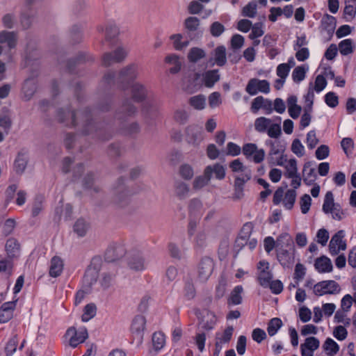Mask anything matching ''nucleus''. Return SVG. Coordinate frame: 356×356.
Returning <instances> with one entry per match:
<instances>
[{
  "label": "nucleus",
  "mask_w": 356,
  "mask_h": 356,
  "mask_svg": "<svg viewBox=\"0 0 356 356\" xmlns=\"http://www.w3.org/2000/svg\"><path fill=\"white\" fill-rule=\"evenodd\" d=\"M341 291L339 284L334 280H324L314 285V293L318 296L337 294Z\"/></svg>",
  "instance_id": "6e6552de"
},
{
  "label": "nucleus",
  "mask_w": 356,
  "mask_h": 356,
  "mask_svg": "<svg viewBox=\"0 0 356 356\" xmlns=\"http://www.w3.org/2000/svg\"><path fill=\"white\" fill-rule=\"evenodd\" d=\"M36 90V83L34 79H27L23 85L22 92L24 98L29 100L34 95Z\"/></svg>",
  "instance_id": "72a5a7b5"
},
{
  "label": "nucleus",
  "mask_w": 356,
  "mask_h": 356,
  "mask_svg": "<svg viewBox=\"0 0 356 356\" xmlns=\"http://www.w3.org/2000/svg\"><path fill=\"white\" fill-rule=\"evenodd\" d=\"M254 228V225L252 222H248L243 225L241 232L240 236L237 240V242H239V240L248 241L252 232Z\"/></svg>",
  "instance_id": "5fc2aeb1"
},
{
  "label": "nucleus",
  "mask_w": 356,
  "mask_h": 356,
  "mask_svg": "<svg viewBox=\"0 0 356 356\" xmlns=\"http://www.w3.org/2000/svg\"><path fill=\"white\" fill-rule=\"evenodd\" d=\"M128 266L134 270H143L145 268V260L140 253H134L128 259Z\"/></svg>",
  "instance_id": "393cba45"
},
{
  "label": "nucleus",
  "mask_w": 356,
  "mask_h": 356,
  "mask_svg": "<svg viewBox=\"0 0 356 356\" xmlns=\"http://www.w3.org/2000/svg\"><path fill=\"white\" fill-rule=\"evenodd\" d=\"M322 210L325 214H331L332 219L341 220L345 213L339 203L334 202L332 191H327L325 195Z\"/></svg>",
  "instance_id": "20e7f679"
},
{
  "label": "nucleus",
  "mask_w": 356,
  "mask_h": 356,
  "mask_svg": "<svg viewBox=\"0 0 356 356\" xmlns=\"http://www.w3.org/2000/svg\"><path fill=\"white\" fill-rule=\"evenodd\" d=\"M131 99L136 102H141L145 100L149 95L147 88L139 82L130 84Z\"/></svg>",
  "instance_id": "a211bd4d"
},
{
  "label": "nucleus",
  "mask_w": 356,
  "mask_h": 356,
  "mask_svg": "<svg viewBox=\"0 0 356 356\" xmlns=\"http://www.w3.org/2000/svg\"><path fill=\"white\" fill-rule=\"evenodd\" d=\"M321 25L323 29L328 32L333 31L336 26V19L334 17L326 14L321 19Z\"/></svg>",
  "instance_id": "09e8293b"
},
{
  "label": "nucleus",
  "mask_w": 356,
  "mask_h": 356,
  "mask_svg": "<svg viewBox=\"0 0 356 356\" xmlns=\"http://www.w3.org/2000/svg\"><path fill=\"white\" fill-rule=\"evenodd\" d=\"M113 201L120 207H123L128 204L129 193L122 179H120L113 186Z\"/></svg>",
  "instance_id": "9d476101"
},
{
  "label": "nucleus",
  "mask_w": 356,
  "mask_h": 356,
  "mask_svg": "<svg viewBox=\"0 0 356 356\" xmlns=\"http://www.w3.org/2000/svg\"><path fill=\"white\" fill-rule=\"evenodd\" d=\"M205 55L203 49L198 47H193L188 51V59L191 63H196L203 58Z\"/></svg>",
  "instance_id": "de8ad7c7"
},
{
  "label": "nucleus",
  "mask_w": 356,
  "mask_h": 356,
  "mask_svg": "<svg viewBox=\"0 0 356 356\" xmlns=\"http://www.w3.org/2000/svg\"><path fill=\"white\" fill-rule=\"evenodd\" d=\"M18 342V337L16 334L9 339L5 347V353L6 356L13 355L17 350Z\"/></svg>",
  "instance_id": "603ef678"
},
{
  "label": "nucleus",
  "mask_w": 356,
  "mask_h": 356,
  "mask_svg": "<svg viewBox=\"0 0 356 356\" xmlns=\"http://www.w3.org/2000/svg\"><path fill=\"white\" fill-rule=\"evenodd\" d=\"M129 51L126 47L120 46L111 52H106L102 58V65L108 67L115 63H120L126 60Z\"/></svg>",
  "instance_id": "39448f33"
},
{
  "label": "nucleus",
  "mask_w": 356,
  "mask_h": 356,
  "mask_svg": "<svg viewBox=\"0 0 356 356\" xmlns=\"http://www.w3.org/2000/svg\"><path fill=\"white\" fill-rule=\"evenodd\" d=\"M186 140L188 143L198 146L204 140V131L201 127L196 125H191L186 130Z\"/></svg>",
  "instance_id": "2eb2a0df"
},
{
  "label": "nucleus",
  "mask_w": 356,
  "mask_h": 356,
  "mask_svg": "<svg viewBox=\"0 0 356 356\" xmlns=\"http://www.w3.org/2000/svg\"><path fill=\"white\" fill-rule=\"evenodd\" d=\"M211 179L203 172V175L197 176L195 178L193 182V188L195 190H200L209 184Z\"/></svg>",
  "instance_id": "864d4df0"
},
{
  "label": "nucleus",
  "mask_w": 356,
  "mask_h": 356,
  "mask_svg": "<svg viewBox=\"0 0 356 356\" xmlns=\"http://www.w3.org/2000/svg\"><path fill=\"white\" fill-rule=\"evenodd\" d=\"M286 102L289 115L293 119L298 118L301 113L302 108L297 104V97L291 95L288 97Z\"/></svg>",
  "instance_id": "bb28decb"
},
{
  "label": "nucleus",
  "mask_w": 356,
  "mask_h": 356,
  "mask_svg": "<svg viewBox=\"0 0 356 356\" xmlns=\"http://www.w3.org/2000/svg\"><path fill=\"white\" fill-rule=\"evenodd\" d=\"M339 50L341 55L347 56L353 52V45L351 39H345L339 44Z\"/></svg>",
  "instance_id": "8fccbe9b"
},
{
  "label": "nucleus",
  "mask_w": 356,
  "mask_h": 356,
  "mask_svg": "<svg viewBox=\"0 0 356 356\" xmlns=\"http://www.w3.org/2000/svg\"><path fill=\"white\" fill-rule=\"evenodd\" d=\"M96 306L94 304H88L84 308V313L82 315L81 319L83 321L86 322L93 318L96 314Z\"/></svg>",
  "instance_id": "e2e57ef3"
},
{
  "label": "nucleus",
  "mask_w": 356,
  "mask_h": 356,
  "mask_svg": "<svg viewBox=\"0 0 356 356\" xmlns=\"http://www.w3.org/2000/svg\"><path fill=\"white\" fill-rule=\"evenodd\" d=\"M282 326V321L279 318H272L268 323L267 331L270 336H274Z\"/></svg>",
  "instance_id": "3c124183"
},
{
  "label": "nucleus",
  "mask_w": 356,
  "mask_h": 356,
  "mask_svg": "<svg viewBox=\"0 0 356 356\" xmlns=\"http://www.w3.org/2000/svg\"><path fill=\"white\" fill-rule=\"evenodd\" d=\"M206 97L204 95L200 94L190 97L188 104L195 110L202 111L206 107Z\"/></svg>",
  "instance_id": "7c9ffc66"
},
{
  "label": "nucleus",
  "mask_w": 356,
  "mask_h": 356,
  "mask_svg": "<svg viewBox=\"0 0 356 356\" xmlns=\"http://www.w3.org/2000/svg\"><path fill=\"white\" fill-rule=\"evenodd\" d=\"M214 268L213 261L210 257H204L200 261L197 273L198 278L201 282L207 281L211 276Z\"/></svg>",
  "instance_id": "dca6fc26"
},
{
  "label": "nucleus",
  "mask_w": 356,
  "mask_h": 356,
  "mask_svg": "<svg viewBox=\"0 0 356 356\" xmlns=\"http://www.w3.org/2000/svg\"><path fill=\"white\" fill-rule=\"evenodd\" d=\"M306 69L303 66L296 67L292 73V78L295 82H300L305 78Z\"/></svg>",
  "instance_id": "774afa93"
},
{
  "label": "nucleus",
  "mask_w": 356,
  "mask_h": 356,
  "mask_svg": "<svg viewBox=\"0 0 356 356\" xmlns=\"http://www.w3.org/2000/svg\"><path fill=\"white\" fill-rule=\"evenodd\" d=\"M243 291V286L238 285L234 288L231 292L227 303L229 305H236L242 302V293Z\"/></svg>",
  "instance_id": "c9c22d12"
},
{
  "label": "nucleus",
  "mask_w": 356,
  "mask_h": 356,
  "mask_svg": "<svg viewBox=\"0 0 356 356\" xmlns=\"http://www.w3.org/2000/svg\"><path fill=\"white\" fill-rule=\"evenodd\" d=\"M17 300L4 302L0 307V323H5L13 316Z\"/></svg>",
  "instance_id": "412c9836"
},
{
  "label": "nucleus",
  "mask_w": 356,
  "mask_h": 356,
  "mask_svg": "<svg viewBox=\"0 0 356 356\" xmlns=\"http://www.w3.org/2000/svg\"><path fill=\"white\" fill-rule=\"evenodd\" d=\"M216 323V317L212 313H207L206 315L204 316L203 319L200 322V326L203 330H211L213 329Z\"/></svg>",
  "instance_id": "58836bf2"
},
{
  "label": "nucleus",
  "mask_w": 356,
  "mask_h": 356,
  "mask_svg": "<svg viewBox=\"0 0 356 356\" xmlns=\"http://www.w3.org/2000/svg\"><path fill=\"white\" fill-rule=\"evenodd\" d=\"M284 168L286 170L285 176L293 177L298 172L297 161L296 159H291L288 161L285 165Z\"/></svg>",
  "instance_id": "13d9d810"
},
{
  "label": "nucleus",
  "mask_w": 356,
  "mask_h": 356,
  "mask_svg": "<svg viewBox=\"0 0 356 356\" xmlns=\"http://www.w3.org/2000/svg\"><path fill=\"white\" fill-rule=\"evenodd\" d=\"M320 341L319 340L314 337H309L305 339L304 343H302L300 346L305 348L312 351H314L319 348Z\"/></svg>",
  "instance_id": "052dcab7"
},
{
  "label": "nucleus",
  "mask_w": 356,
  "mask_h": 356,
  "mask_svg": "<svg viewBox=\"0 0 356 356\" xmlns=\"http://www.w3.org/2000/svg\"><path fill=\"white\" fill-rule=\"evenodd\" d=\"M145 325L146 319L145 316L142 315L136 316L132 321L131 332L133 341L135 342L137 346H140L143 343Z\"/></svg>",
  "instance_id": "0eeeda50"
},
{
  "label": "nucleus",
  "mask_w": 356,
  "mask_h": 356,
  "mask_svg": "<svg viewBox=\"0 0 356 356\" xmlns=\"http://www.w3.org/2000/svg\"><path fill=\"white\" fill-rule=\"evenodd\" d=\"M272 120L265 117H259L255 120L254 129L259 133L266 132Z\"/></svg>",
  "instance_id": "ea45409f"
},
{
  "label": "nucleus",
  "mask_w": 356,
  "mask_h": 356,
  "mask_svg": "<svg viewBox=\"0 0 356 356\" xmlns=\"http://www.w3.org/2000/svg\"><path fill=\"white\" fill-rule=\"evenodd\" d=\"M323 348L328 356H334L339 350V345L331 338H327L325 340Z\"/></svg>",
  "instance_id": "a19ab883"
},
{
  "label": "nucleus",
  "mask_w": 356,
  "mask_h": 356,
  "mask_svg": "<svg viewBox=\"0 0 356 356\" xmlns=\"http://www.w3.org/2000/svg\"><path fill=\"white\" fill-rule=\"evenodd\" d=\"M291 151L298 157L304 156L305 147L299 139L293 140L291 144Z\"/></svg>",
  "instance_id": "338daca9"
},
{
  "label": "nucleus",
  "mask_w": 356,
  "mask_h": 356,
  "mask_svg": "<svg viewBox=\"0 0 356 356\" xmlns=\"http://www.w3.org/2000/svg\"><path fill=\"white\" fill-rule=\"evenodd\" d=\"M296 195L297 193L294 189H289L284 193V189L279 188L274 193L273 202L274 204L277 205L282 201L284 207L290 210L293 207Z\"/></svg>",
  "instance_id": "423d86ee"
},
{
  "label": "nucleus",
  "mask_w": 356,
  "mask_h": 356,
  "mask_svg": "<svg viewBox=\"0 0 356 356\" xmlns=\"http://www.w3.org/2000/svg\"><path fill=\"white\" fill-rule=\"evenodd\" d=\"M126 254V248L123 244L114 243L107 248L104 259L107 262H114L122 258Z\"/></svg>",
  "instance_id": "9b49d317"
},
{
  "label": "nucleus",
  "mask_w": 356,
  "mask_h": 356,
  "mask_svg": "<svg viewBox=\"0 0 356 356\" xmlns=\"http://www.w3.org/2000/svg\"><path fill=\"white\" fill-rule=\"evenodd\" d=\"M99 268L98 266L95 265L93 263L90 265L84 274L83 276V284L88 287H91L97 281L99 277Z\"/></svg>",
  "instance_id": "5701e85b"
},
{
  "label": "nucleus",
  "mask_w": 356,
  "mask_h": 356,
  "mask_svg": "<svg viewBox=\"0 0 356 356\" xmlns=\"http://www.w3.org/2000/svg\"><path fill=\"white\" fill-rule=\"evenodd\" d=\"M243 154L249 158L253 156V161L256 163H261L265 156V152L263 149H258L257 146L254 143H247L243 147Z\"/></svg>",
  "instance_id": "f3484780"
},
{
  "label": "nucleus",
  "mask_w": 356,
  "mask_h": 356,
  "mask_svg": "<svg viewBox=\"0 0 356 356\" xmlns=\"http://www.w3.org/2000/svg\"><path fill=\"white\" fill-rule=\"evenodd\" d=\"M64 264L62 259L58 256H54L50 261L49 274L52 277L60 276L63 270Z\"/></svg>",
  "instance_id": "b1692460"
},
{
  "label": "nucleus",
  "mask_w": 356,
  "mask_h": 356,
  "mask_svg": "<svg viewBox=\"0 0 356 356\" xmlns=\"http://www.w3.org/2000/svg\"><path fill=\"white\" fill-rule=\"evenodd\" d=\"M28 158L26 155L24 153H18L14 162V169L15 172L18 174H22L26 168Z\"/></svg>",
  "instance_id": "f704fd0d"
},
{
  "label": "nucleus",
  "mask_w": 356,
  "mask_h": 356,
  "mask_svg": "<svg viewBox=\"0 0 356 356\" xmlns=\"http://www.w3.org/2000/svg\"><path fill=\"white\" fill-rule=\"evenodd\" d=\"M200 24V19L196 17H188L184 21V27L189 35L197 31Z\"/></svg>",
  "instance_id": "79ce46f5"
},
{
  "label": "nucleus",
  "mask_w": 356,
  "mask_h": 356,
  "mask_svg": "<svg viewBox=\"0 0 356 356\" xmlns=\"http://www.w3.org/2000/svg\"><path fill=\"white\" fill-rule=\"evenodd\" d=\"M138 76V65L131 63L123 67L118 72L117 81L123 90L129 88L130 84Z\"/></svg>",
  "instance_id": "7ed1b4c3"
},
{
  "label": "nucleus",
  "mask_w": 356,
  "mask_h": 356,
  "mask_svg": "<svg viewBox=\"0 0 356 356\" xmlns=\"http://www.w3.org/2000/svg\"><path fill=\"white\" fill-rule=\"evenodd\" d=\"M294 64H295V63H294L293 58H291L289 61V63L280 64L277 67V70H276L277 75L282 79H286V78L289 75L291 68L294 65Z\"/></svg>",
  "instance_id": "37998d69"
},
{
  "label": "nucleus",
  "mask_w": 356,
  "mask_h": 356,
  "mask_svg": "<svg viewBox=\"0 0 356 356\" xmlns=\"http://www.w3.org/2000/svg\"><path fill=\"white\" fill-rule=\"evenodd\" d=\"M173 118L177 122L184 124L188 121V113L184 109H177L174 113Z\"/></svg>",
  "instance_id": "69168bd1"
},
{
  "label": "nucleus",
  "mask_w": 356,
  "mask_h": 356,
  "mask_svg": "<svg viewBox=\"0 0 356 356\" xmlns=\"http://www.w3.org/2000/svg\"><path fill=\"white\" fill-rule=\"evenodd\" d=\"M182 35L181 34H174L170 36V40L173 42V46L176 50H182L183 49L186 48L189 42L188 40L182 42Z\"/></svg>",
  "instance_id": "6e6d98bb"
},
{
  "label": "nucleus",
  "mask_w": 356,
  "mask_h": 356,
  "mask_svg": "<svg viewBox=\"0 0 356 356\" xmlns=\"http://www.w3.org/2000/svg\"><path fill=\"white\" fill-rule=\"evenodd\" d=\"M257 13V4L256 1H252L245 5L241 10L243 16L254 18L256 17Z\"/></svg>",
  "instance_id": "49530a36"
},
{
  "label": "nucleus",
  "mask_w": 356,
  "mask_h": 356,
  "mask_svg": "<svg viewBox=\"0 0 356 356\" xmlns=\"http://www.w3.org/2000/svg\"><path fill=\"white\" fill-rule=\"evenodd\" d=\"M344 237L345 232L343 230H339L332 236L329 243V250L332 255H337L341 250H346V243L343 240Z\"/></svg>",
  "instance_id": "ddd939ff"
},
{
  "label": "nucleus",
  "mask_w": 356,
  "mask_h": 356,
  "mask_svg": "<svg viewBox=\"0 0 356 356\" xmlns=\"http://www.w3.org/2000/svg\"><path fill=\"white\" fill-rule=\"evenodd\" d=\"M65 337L68 339L70 346L76 348L79 344L86 341L88 334L86 327H80L77 330L74 327H71L67 329Z\"/></svg>",
  "instance_id": "1a4fd4ad"
},
{
  "label": "nucleus",
  "mask_w": 356,
  "mask_h": 356,
  "mask_svg": "<svg viewBox=\"0 0 356 356\" xmlns=\"http://www.w3.org/2000/svg\"><path fill=\"white\" fill-rule=\"evenodd\" d=\"M302 176L303 181L307 185H311L315 181L316 179L315 169L311 168L310 163L308 162L304 165Z\"/></svg>",
  "instance_id": "2f4dec72"
},
{
  "label": "nucleus",
  "mask_w": 356,
  "mask_h": 356,
  "mask_svg": "<svg viewBox=\"0 0 356 356\" xmlns=\"http://www.w3.org/2000/svg\"><path fill=\"white\" fill-rule=\"evenodd\" d=\"M314 266L321 273H330L332 270L331 260L324 256L316 259Z\"/></svg>",
  "instance_id": "cd10ccee"
},
{
  "label": "nucleus",
  "mask_w": 356,
  "mask_h": 356,
  "mask_svg": "<svg viewBox=\"0 0 356 356\" xmlns=\"http://www.w3.org/2000/svg\"><path fill=\"white\" fill-rule=\"evenodd\" d=\"M137 113V108L133 104L131 99L125 98L122 103L118 116L119 119L134 116Z\"/></svg>",
  "instance_id": "4be33fe9"
},
{
  "label": "nucleus",
  "mask_w": 356,
  "mask_h": 356,
  "mask_svg": "<svg viewBox=\"0 0 356 356\" xmlns=\"http://www.w3.org/2000/svg\"><path fill=\"white\" fill-rule=\"evenodd\" d=\"M245 90L250 95H255L258 92L267 94L270 92V83L266 80L251 79L248 81Z\"/></svg>",
  "instance_id": "f8f14e48"
},
{
  "label": "nucleus",
  "mask_w": 356,
  "mask_h": 356,
  "mask_svg": "<svg viewBox=\"0 0 356 356\" xmlns=\"http://www.w3.org/2000/svg\"><path fill=\"white\" fill-rule=\"evenodd\" d=\"M179 174L183 179L190 180L194 176V170L191 165L185 163L179 167Z\"/></svg>",
  "instance_id": "4d7b16f0"
},
{
  "label": "nucleus",
  "mask_w": 356,
  "mask_h": 356,
  "mask_svg": "<svg viewBox=\"0 0 356 356\" xmlns=\"http://www.w3.org/2000/svg\"><path fill=\"white\" fill-rule=\"evenodd\" d=\"M20 245L17 240L14 238H10L6 241L5 250L8 257L15 258L19 252Z\"/></svg>",
  "instance_id": "c85d7f7f"
},
{
  "label": "nucleus",
  "mask_w": 356,
  "mask_h": 356,
  "mask_svg": "<svg viewBox=\"0 0 356 356\" xmlns=\"http://www.w3.org/2000/svg\"><path fill=\"white\" fill-rule=\"evenodd\" d=\"M190 191L189 186L187 184L179 181L175 184V192L177 197L180 200L185 199L188 197Z\"/></svg>",
  "instance_id": "4c0bfd02"
},
{
  "label": "nucleus",
  "mask_w": 356,
  "mask_h": 356,
  "mask_svg": "<svg viewBox=\"0 0 356 356\" xmlns=\"http://www.w3.org/2000/svg\"><path fill=\"white\" fill-rule=\"evenodd\" d=\"M234 328L228 326L222 332H217L215 339L222 343H227L230 341L233 335Z\"/></svg>",
  "instance_id": "a18cd8bd"
},
{
  "label": "nucleus",
  "mask_w": 356,
  "mask_h": 356,
  "mask_svg": "<svg viewBox=\"0 0 356 356\" xmlns=\"http://www.w3.org/2000/svg\"><path fill=\"white\" fill-rule=\"evenodd\" d=\"M88 229V225L83 219L77 220L74 225V231L79 236H85Z\"/></svg>",
  "instance_id": "bf43d9fd"
},
{
  "label": "nucleus",
  "mask_w": 356,
  "mask_h": 356,
  "mask_svg": "<svg viewBox=\"0 0 356 356\" xmlns=\"http://www.w3.org/2000/svg\"><path fill=\"white\" fill-rule=\"evenodd\" d=\"M257 268L259 270L257 276V280L259 284L264 288H268L273 279V274L269 270L268 262L260 261L258 264Z\"/></svg>",
  "instance_id": "4468645a"
},
{
  "label": "nucleus",
  "mask_w": 356,
  "mask_h": 356,
  "mask_svg": "<svg viewBox=\"0 0 356 356\" xmlns=\"http://www.w3.org/2000/svg\"><path fill=\"white\" fill-rule=\"evenodd\" d=\"M204 171L205 172V175L210 179L214 178L217 180H222L226 175V169L225 166L219 163H216L206 166Z\"/></svg>",
  "instance_id": "6ab92c4d"
},
{
  "label": "nucleus",
  "mask_w": 356,
  "mask_h": 356,
  "mask_svg": "<svg viewBox=\"0 0 356 356\" xmlns=\"http://www.w3.org/2000/svg\"><path fill=\"white\" fill-rule=\"evenodd\" d=\"M17 43V35L14 31H0V45L3 48L9 49H14Z\"/></svg>",
  "instance_id": "aec40b11"
},
{
  "label": "nucleus",
  "mask_w": 356,
  "mask_h": 356,
  "mask_svg": "<svg viewBox=\"0 0 356 356\" xmlns=\"http://www.w3.org/2000/svg\"><path fill=\"white\" fill-rule=\"evenodd\" d=\"M165 344V337L161 332H154L152 335V345L156 352L159 351Z\"/></svg>",
  "instance_id": "c03bdc74"
},
{
  "label": "nucleus",
  "mask_w": 356,
  "mask_h": 356,
  "mask_svg": "<svg viewBox=\"0 0 356 356\" xmlns=\"http://www.w3.org/2000/svg\"><path fill=\"white\" fill-rule=\"evenodd\" d=\"M341 146L347 156H350L354 149V142L351 138H344L341 142Z\"/></svg>",
  "instance_id": "680f3d73"
},
{
  "label": "nucleus",
  "mask_w": 356,
  "mask_h": 356,
  "mask_svg": "<svg viewBox=\"0 0 356 356\" xmlns=\"http://www.w3.org/2000/svg\"><path fill=\"white\" fill-rule=\"evenodd\" d=\"M277 259L283 267H290L295 262V245L288 233H282L277 238Z\"/></svg>",
  "instance_id": "f03ea898"
},
{
  "label": "nucleus",
  "mask_w": 356,
  "mask_h": 356,
  "mask_svg": "<svg viewBox=\"0 0 356 356\" xmlns=\"http://www.w3.org/2000/svg\"><path fill=\"white\" fill-rule=\"evenodd\" d=\"M214 64L222 67L227 63L226 48L224 46H218L213 52Z\"/></svg>",
  "instance_id": "473e14b6"
},
{
  "label": "nucleus",
  "mask_w": 356,
  "mask_h": 356,
  "mask_svg": "<svg viewBox=\"0 0 356 356\" xmlns=\"http://www.w3.org/2000/svg\"><path fill=\"white\" fill-rule=\"evenodd\" d=\"M13 259L8 256H0V273L11 275L13 268Z\"/></svg>",
  "instance_id": "c756f323"
},
{
  "label": "nucleus",
  "mask_w": 356,
  "mask_h": 356,
  "mask_svg": "<svg viewBox=\"0 0 356 356\" xmlns=\"http://www.w3.org/2000/svg\"><path fill=\"white\" fill-rule=\"evenodd\" d=\"M220 80L218 70H211L202 74V81L207 88H212Z\"/></svg>",
  "instance_id": "a878e982"
},
{
  "label": "nucleus",
  "mask_w": 356,
  "mask_h": 356,
  "mask_svg": "<svg viewBox=\"0 0 356 356\" xmlns=\"http://www.w3.org/2000/svg\"><path fill=\"white\" fill-rule=\"evenodd\" d=\"M68 118H70V124L79 127L83 134H90L96 130V126L92 122L90 111L84 110L70 113L69 111L60 109L58 111L57 118L60 122H66L68 124Z\"/></svg>",
  "instance_id": "f257e3e1"
},
{
  "label": "nucleus",
  "mask_w": 356,
  "mask_h": 356,
  "mask_svg": "<svg viewBox=\"0 0 356 356\" xmlns=\"http://www.w3.org/2000/svg\"><path fill=\"white\" fill-rule=\"evenodd\" d=\"M266 144L268 145L270 147L269 151V156H270V159H273V156L280 155L283 153V149L281 148L280 145V143L273 142L272 140H267Z\"/></svg>",
  "instance_id": "0e129e2a"
},
{
  "label": "nucleus",
  "mask_w": 356,
  "mask_h": 356,
  "mask_svg": "<svg viewBox=\"0 0 356 356\" xmlns=\"http://www.w3.org/2000/svg\"><path fill=\"white\" fill-rule=\"evenodd\" d=\"M165 62L173 65V67L170 69V72L172 74L177 73L181 70V63L179 57L176 54L168 55L165 58Z\"/></svg>",
  "instance_id": "e433bc0d"
}]
</instances>
